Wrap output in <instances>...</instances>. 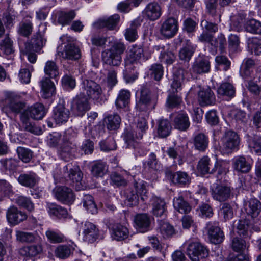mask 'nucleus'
<instances>
[{
	"mask_svg": "<svg viewBox=\"0 0 261 261\" xmlns=\"http://www.w3.org/2000/svg\"><path fill=\"white\" fill-rule=\"evenodd\" d=\"M20 121L21 127L23 130L29 132L36 135L42 134L41 128L37 126L34 123L31 122L28 112H23L20 115Z\"/></svg>",
	"mask_w": 261,
	"mask_h": 261,
	"instance_id": "4be33fe9",
	"label": "nucleus"
},
{
	"mask_svg": "<svg viewBox=\"0 0 261 261\" xmlns=\"http://www.w3.org/2000/svg\"><path fill=\"white\" fill-rule=\"evenodd\" d=\"M217 161H212L208 156L201 158L197 164V169L201 174H213L216 171Z\"/></svg>",
	"mask_w": 261,
	"mask_h": 261,
	"instance_id": "2eb2a0df",
	"label": "nucleus"
},
{
	"mask_svg": "<svg viewBox=\"0 0 261 261\" xmlns=\"http://www.w3.org/2000/svg\"><path fill=\"white\" fill-rule=\"evenodd\" d=\"M223 146L228 153L238 149L240 144V139L238 134L232 130L225 132L222 138Z\"/></svg>",
	"mask_w": 261,
	"mask_h": 261,
	"instance_id": "9d476101",
	"label": "nucleus"
},
{
	"mask_svg": "<svg viewBox=\"0 0 261 261\" xmlns=\"http://www.w3.org/2000/svg\"><path fill=\"white\" fill-rule=\"evenodd\" d=\"M73 249L71 246L60 245L58 246L55 251L56 256L61 259L68 258L73 253Z\"/></svg>",
	"mask_w": 261,
	"mask_h": 261,
	"instance_id": "864d4df0",
	"label": "nucleus"
},
{
	"mask_svg": "<svg viewBox=\"0 0 261 261\" xmlns=\"http://www.w3.org/2000/svg\"><path fill=\"white\" fill-rule=\"evenodd\" d=\"M44 71L49 79H56L59 74V67L54 61H47L44 67Z\"/></svg>",
	"mask_w": 261,
	"mask_h": 261,
	"instance_id": "79ce46f5",
	"label": "nucleus"
},
{
	"mask_svg": "<svg viewBox=\"0 0 261 261\" xmlns=\"http://www.w3.org/2000/svg\"><path fill=\"white\" fill-rule=\"evenodd\" d=\"M47 210L50 215L55 216L59 219L65 218L68 216L66 209L55 203H48Z\"/></svg>",
	"mask_w": 261,
	"mask_h": 261,
	"instance_id": "f704fd0d",
	"label": "nucleus"
},
{
	"mask_svg": "<svg viewBox=\"0 0 261 261\" xmlns=\"http://www.w3.org/2000/svg\"><path fill=\"white\" fill-rule=\"evenodd\" d=\"M150 75L154 80L160 81L163 75V68L160 64H155L150 68Z\"/></svg>",
	"mask_w": 261,
	"mask_h": 261,
	"instance_id": "0e129e2a",
	"label": "nucleus"
},
{
	"mask_svg": "<svg viewBox=\"0 0 261 261\" xmlns=\"http://www.w3.org/2000/svg\"><path fill=\"white\" fill-rule=\"evenodd\" d=\"M152 213L156 217L166 215L167 206L164 200L161 197L152 196L151 200Z\"/></svg>",
	"mask_w": 261,
	"mask_h": 261,
	"instance_id": "c85d7f7f",
	"label": "nucleus"
},
{
	"mask_svg": "<svg viewBox=\"0 0 261 261\" xmlns=\"http://www.w3.org/2000/svg\"><path fill=\"white\" fill-rule=\"evenodd\" d=\"M187 254L192 261H199L208 255V249L199 242H191L187 248Z\"/></svg>",
	"mask_w": 261,
	"mask_h": 261,
	"instance_id": "39448f33",
	"label": "nucleus"
},
{
	"mask_svg": "<svg viewBox=\"0 0 261 261\" xmlns=\"http://www.w3.org/2000/svg\"><path fill=\"white\" fill-rule=\"evenodd\" d=\"M220 212L225 221L232 219L233 216V208L228 203H224L221 205Z\"/></svg>",
	"mask_w": 261,
	"mask_h": 261,
	"instance_id": "338daca9",
	"label": "nucleus"
},
{
	"mask_svg": "<svg viewBox=\"0 0 261 261\" xmlns=\"http://www.w3.org/2000/svg\"><path fill=\"white\" fill-rule=\"evenodd\" d=\"M125 197V203L128 206H133L138 203L139 196L137 192L133 188H129L126 189L124 193Z\"/></svg>",
	"mask_w": 261,
	"mask_h": 261,
	"instance_id": "603ef678",
	"label": "nucleus"
},
{
	"mask_svg": "<svg viewBox=\"0 0 261 261\" xmlns=\"http://www.w3.org/2000/svg\"><path fill=\"white\" fill-rule=\"evenodd\" d=\"M188 74V71L183 68H179L175 71L173 81L171 84L173 94L169 95L167 99V104L169 108H176L180 105L181 99L180 97L175 95V93L177 92L178 88H180L181 83Z\"/></svg>",
	"mask_w": 261,
	"mask_h": 261,
	"instance_id": "7ed1b4c3",
	"label": "nucleus"
},
{
	"mask_svg": "<svg viewBox=\"0 0 261 261\" xmlns=\"http://www.w3.org/2000/svg\"><path fill=\"white\" fill-rule=\"evenodd\" d=\"M33 29L32 22L29 19H24L20 22L17 32L20 36L28 38L32 34Z\"/></svg>",
	"mask_w": 261,
	"mask_h": 261,
	"instance_id": "a19ab883",
	"label": "nucleus"
},
{
	"mask_svg": "<svg viewBox=\"0 0 261 261\" xmlns=\"http://www.w3.org/2000/svg\"><path fill=\"white\" fill-rule=\"evenodd\" d=\"M42 97L47 99L51 97L56 92L54 83L48 77H44L40 82Z\"/></svg>",
	"mask_w": 261,
	"mask_h": 261,
	"instance_id": "2f4dec72",
	"label": "nucleus"
},
{
	"mask_svg": "<svg viewBox=\"0 0 261 261\" xmlns=\"http://www.w3.org/2000/svg\"><path fill=\"white\" fill-rule=\"evenodd\" d=\"M158 95L151 94L147 86H143L140 89V95L136 101V108L137 111L147 112L154 109L158 103Z\"/></svg>",
	"mask_w": 261,
	"mask_h": 261,
	"instance_id": "f257e3e1",
	"label": "nucleus"
},
{
	"mask_svg": "<svg viewBox=\"0 0 261 261\" xmlns=\"http://www.w3.org/2000/svg\"><path fill=\"white\" fill-rule=\"evenodd\" d=\"M128 234V230L126 227L117 224L113 228L112 237L115 240L122 241L127 238Z\"/></svg>",
	"mask_w": 261,
	"mask_h": 261,
	"instance_id": "ea45409f",
	"label": "nucleus"
},
{
	"mask_svg": "<svg viewBox=\"0 0 261 261\" xmlns=\"http://www.w3.org/2000/svg\"><path fill=\"white\" fill-rule=\"evenodd\" d=\"M134 223L137 231L144 233L150 230L151 218L145 213L138 214L134 218Z\"/></svg>",
	"mask_w": 261,
	"mask_h": 261,
	"instance_id": "aec40b11",
	"label": "nucleus"
},
{
	"mask_svg": "<svg viewBox=\"0 0 261 261\" xmlns=\"http://www.w3.org/2000/svg\"><path fill=\"white\" fill-rule=\"evenodd\" d=\"M143 49L138 46H133L128 52L125 59V65L129 68L134 69L138 65L143 55Z\"/></svg>",
	"mask_w": 261,
	"mask_h": 261,
	"instance_id": "f3484780",
	"label": "nucleus"
},
{
	"mask_svg": "<svg viewBox=\"0 0 261 261\" xmlns=\"http://www.w3.org/2000/svg\"><path fill=\"white\" fill-rule=\"evenodd\" d=\"M130 92L128 90H121L117 97L115 101V105L118 109L125 108L128 106L130 103Z\"/></svg>",
	"mask_w": 261,
	"mask_h": 261,
	"instance_id": "4c0bfd02",
	"label": "nucleus"
},
{
	"mask_svg": "<svg viewBox=\"0 0 261 261\" xmlns=\"http://www.w3.org/2000/svg\"><path fill=\"white\" fill-rule=\"evenodd\" d=\"M143 13L150 20L155 21L161 17L162 9L157 2H151L147 5Z\"/></svg>",
	"mask_w": 261,
	"mask_h": 261,
	"instance_id": "393cba45",
	"label": "nucleus"
},
{
	"mask_svg": "<svg viewBox=\"0 0 261 261\" xmlns=\"http://www.w3.org/2000/svg\"><path fill=\"white\" fill-rule=\"evenodd\" d=\"M64 171L65 173H67V176L73 184H76V186L81 185L83 174L78 167H72L71 164H68L64 167Z\"/></svg>",
	"mask_w": 261,
	"mask_h": 261,
	"instance_id": "7c9ffc66",
	"label": "nucleus"
},
{
	"mask_svg": "<svg viewBox=\"0 0 261 261\" xmlns=\"http://www.w3.org/2000/svg\"><path fill=\"white\" fill-rule=\"evenodd\" d=\"M58 54L62 58L70 60L75 61L81 57L79 47L72 43H68L64 46L63 50L59 52Z\"/></svg>",
	"mask_w": 261,
	"mask_h": 261,
	"instance_id": "a211bd4d",
	"label": "nucleus"
},
{
	"mask_svg": "<svg viewBox=\"0 0 261 261\" xmlns=\"http://www.w3.org/2000/svg\"><path fill=\"white\" fill-rule=\"evenodd\" d=\"M16 237L17 240L22 243H32L36 238L33 233L21 230L16 231Z\"/></svg>",
	"mask_w": 261,
	"mask_h": 261,
	"instance_id": "bf43d9fd",
	"label": "nucleus"
},
{
	"mask_svg": "<svg viewBox=\"0 0 261 261\" xmlns=\"http://www.w3.org/2000/svg\"><path fill=\"white\" fill-rule=\"evenodd\" d=\"M126 49V46L121 42H114L111 47L102 52L103 62L111 66H118L122 61L121 55Z\"/></svg>",
	"mask_w": 261,
	"mask_h": 261,
	"instance_id": "f03ea898",
	"label": "nucleus"
},
{
	"mask_svg": "<svg viewBox=\"0 0 261 261\" xmlns=\"http://www.w3.org/2000/svg\"><path fill=\"white\" fill-rule=\"evenodd\" d=\"M213 198L219 202L228 200L232 195V190L230 187L222 185H217L212 191Z\"/></svg>",
	"mask_w": 261,
	"mask_h": 261,
	"instance_id": "dca6fc26",
	"label": "nucleus"
},
{
	"mask_svg": "<svg viewBox=\"0 0 261 261\" xmlns=\"http://www.w3.org/2000/svg\"><path fill=\"white\" fill-rule=\"evenodd\" d=\"M178 30V21L174 17H169L166 19L163 22L160 28L161 34L167 38L174 36Z\"/></svg>",
	"mask_w": 261,
	"mask_h": 261,
	"instance_id": "9b49d317",
	"label": "nucleus"
},
{
	"mask_svg": "<svg viewBox=\"0 0 261 261\" xmlns=\"http://www.w3.org/2000/svg\"><path fill=\"white\" fill-rule=\"evenodd\" d=\"M0 49L6 55H10L13 53V43L9 37H6L0 42Z\"/></svg>",
	"mask_w": 261,
	"mask_h": 261,
	"instance_id": "69168bd1",
	"label": "nucleus"
},
{
	"mask_svg": "<svg viewBox=\"0 0 261 261\" xmlns=\"http://www.w3.org/2000/svg\"><path fill=\"white\" fill-rule=\"evenodd\" d=\"M70 112L63 103H59L54 109L53 117L58 124L66 123L69 118Z\"/></svg>",
	"mask_w": 261,
	"mask_h": 261,
	"instance_id": "b1692460",
	"label": "nucleus"
},
{
	"mask_svg": "<svg viewBox=\"0 0 261 261\" xmlns=\"http://www.w3.org/2000/svg\"><path fill=\"white\" fill-rule=\"evenodd\" d=\"M247 220H239L234 223L237 232L244 238L249 236V225Z\"/></svg>",
	"mask_w": 261,
	"mask_h": 261,
	"instance_id": "09e8293b",
	"label": "nucleus"
},
{
	"mask_svg": "<svg viewBox=\"0 0 261 261\" xmlns=\"http://www.w3.org/2000/svg\"><path fill=\"white\" fill-rule=\"evenodd\" d=\"M56 198L65 204H71L75 200V195L73 191L66 186H57L53 191Z\"/></svg>",
	"mask_w": 261,
	"mask_h": 261,
	"instance_id": "6e6552de",
	"label": "nucleus"
},
{
	"mask_svg": "<svg viewBox=\"0 0 261 261\" xmlns=\"http://www.w3.org/2000/svg\"><path fill=\"white\" fill-rule=\"evenodd\" d=\"M28 112L29 117L34 119H41L46 113L44 106L40 103L34 104L30 108L24 111Z\"/></svg>",
	"mask_w": 261,
	"mask_h": 261,
	"instance_id": "72a5a7b5",
	"label": "nucleus"
},
{
	"mask_svg": "<svg viewBox=\"0 0 261 261\" xmlns=\"http://www.w3.org/2000/svg\"><path fill=\"white\" fill-rule=\"evenodd\" d=\"M159 225L160 232L164 238H170L177 233L174 227L167 222L160 221Z\"/></svg>",
	"mask_w": 261,
	"mask_h": 261,
	"instance_id": "37998d69",
	"label": "nucleus"
},
{
	"mask_svg": "<svg viewBox=\"0 0 261 261\" xmlns=\"http://www.w3.org/2000/svg\"><path fill=\"white\" fill-rule=\"evenodd\" d=\"M120 20V16L118 14H114L108 18L99 19L93 23L94 28L98 29L106 28L108 30H113L118 25Z\"/></svg>",
	"mask_w": 261,
	"mask_h": 261,
	"instance_id": "6ab92c4d",
	"label": "nucleus"
},
{
	"mask_svg": "<svg viewBox=\"0 0 261 261\" xmlns=\"http://www.w3.org/2000/svg\"><path fill=\"white\" fill-rule=\"evenodd\" d=\"M46 29L44 24L40 25L38 31L32 37L29 45L31 46V49L33 51L36 53L40 51L46 44V39L44 37Z\"/></svg>",
	"mask_w": 261,
	"mask_h": 261,
	"instance_id": "1a4fd4ad",
	"label": "nucleus"
},
{
	"mask_svg": "<svg viewBox=\"0 0 261 261\" xmlns=\"http://www.w3.org/2000/svg\"><path fill=\"white\" fill-rule=\"evenodd\" d=\"M121 122L120 117L117 114L111 115L107 117V128L110 130H115L119 127Z\"/></svg>",
	"mask_w": 261,
	"mask_h": 261,
	"instance_id": "680f3d73",
	"label": "nucleus"
},
{
	"mask_svg": "<svg viewBox=\"0 0 261 261\" xmlns=\"http://www.w3.org/2000/svg\"><path fill=\"white\" fill-rule=\"evenodd\" d=\"M173 125L175 128L181 131L186 130L190 126L189 117L186 113L182 112L172 114Z\"/></svg>",
	"mask_w": 261,
	"mask_h": 261,
	"instance_id": "a878e982",
	"label": "nucleus"
},
{
	"mask_svg": "<svg viewBox=\"0 0 261 261\" xmlns=\"http://www.w3.org/2000/svg\"><path fill=\"white\" fill-rule=\"evenodd\" d=\"M194 145L197 150L205 151L208 145V137L202 133L198 134L194 138Z\"/></svg>",
	"mask_w": 261,
	"mask_h": 261,
	"instance_id": "49530a36",
	"label": "nucleus"
},
{
	"mask_svg": "<svg viewBox=\"0 0 261 261\" xmlns=\"http://www.w3.org/2000/svg\"><path fill=\"white\" fill-rule=\"evenodd\" d=\"M208 235L211 243L214 244H218L222 242L224 240V234L220 228L210 222L206 224Z\"/></svg>",
	"mask_w": 261,
	"mask_h": 261,
	"instance_id": "412c9836",
	"label": "nucleus"
},
{
	"mask_svg": "<svg viewBox=\"0 0 261 261\" xmlns=\"http://www.w3.org/2000/svg\"><path fill=\"white\" fill-rule=\"evenodd\" d=\"M210 69V63L205 59L196 61L192 67V71L197 74L208 73Z\"/></svg>",
	"mask_w": 261,
	"mask_h": 261,
	"instance_id": "58836bf2",
	"label": "nucleus"
},
{
	"mask_svg": "<svg viewBox=\"0 0 261 261\" xmlns=\"http://www.w3.org/2000/svg\"><path fill=\"white\" fill-rule=\"evenodd\" d=\"M106 164L101 161L96 162L91 169L92 174L95 177H102L107 171Z\"/></svg>",
	"mask_w": 261,
	"mask_h": 261,
	"instance_id": "13d9d810",
	"label": "nucleus"
},
{
	"mask_svg": "<svg viewBox=\"0 0 261 261\" xmlns=\"http://www.w3.org/2000/svg\"><path fill=\"white\" fill-rule=\"evenodd\" d=\"M166 174L170 180L175 184L185 186L190 182V177L185 172L177 171L172 173L170 171H168L166 172Z\"/></svg>",
	"mask_w": 261,
	"mask_h": 261,
	"instance_id": "c756f323",
	"label": "nucleus"
},
{
	"mask_svg": "<svg viewBox=\"0 0 261 261\" xmlns=\"http://www.w3.org/2000/svg\"><path fill=\"white\" fill-rule=\"evenodd\" d=\"M172 130L170 122L166 119H161L158 121L157 134L160 138H166Z\"/></svg>",
	"mask_w": 261,
	"mask_h": 261,
	"instance_id": "c9c22d12",
	"label": "nucleus"
},
{
	"mask_svg": "<svg viewBox=\"0 0 261 261\" xmlns=\"http://www.w3.org/2000/svg\"><path fill=\"white\" fill-rule=\"evenodd\" d=\"M248 146L252 152L261 155V135L248 136Z\"/></svg>",
	"mask_w": 261,
	"mask_h": 261,
	"instance_id": "a18cd8bd",
	"label": "nucleus"
},
{
	"mask_svg": "<svg viewBox=\"0 0 261 261\" xmlns=\"http://www.w3.org/2000/svg\"><path fill=\"white\" fill-rule=\"evenodd\" d=\"M42 252L43 246L40 243L24 246L19 250V253L20 255L29 258L37 256Z\"/></svg>",
	"mask_w": 261,
	"mask_h": 261,
	"instance_id": "cd10ccee",
	"label": "nucleus"
},
{
	"mask_svg": "<svg viewBox=\"0 0 261 261\" xmlns=\"http://www.w3.org/2000/svg\"><path fill=\"white\" fill-rule=\"evenodd\" d=\"M137 130H136V138L142 139L143 134L148 129L146 120L143 118H139L137 124Z\"/></svg>",
	"mask_w": 261,
	"mask_h": 261,
	"instance_id": "e2e57ef3",
	"label": "nucleus"
},
{
	"mask_svg": "<svg viewBox=\"0 0 261 261\" xmlns=\"http://www.w3.org/2000/svg\"><path fill=\"white\" fill-rule=\"evenodd\" d=\"M82 86L89 98L97 100L101 96L102 90L100 85L93 80L82 77Z\"/></svg>",
	"mask_w": 261,
	"mask_h": 261,
	"instance_id": "0eeeda50",
	"label": "nucleus"
},
{
	"mask_svg": "<svg viewBox=\"0 0 261 261\" xmlns=\"http://www.w3.org/2000/svg\"><path fill=\"white\" fill-rule=\"evenodd\" d=\"M245 210L248 215L255 218L261 211V203L256 199H250L246 205Z\"/></svg>",
	"mask_w": 261,
	"mask_h": 261,
	"instance_id": "e433bc0d",
	"label": "nucleus"
},
{
	"mask_svg": "<svg viewBox=\"0 0 261 261\" xmlns=\"http://www.w3.org/2000/svg\"><path fill=\"white\" fill-rule=\"evenodd\" d=\"M84 207L86 210L92 214L97 213L98 209L94 201L93 197L89 194L85 195L82 199Z\"/></svg>",
	"mask_w": 261,
	"mask_h": 261,
	"instance_id": "3c124183",
	"label": "nucleus"
},
{
	"mask_svg": "<svg viewBox=\"0 0 261 261\" xmlns=\"http://www.w3.org/2000/svg\"><path fill=\"white\" fill-rule=\"evenodd\" d=\"M195 51V48L190 40H187L186 45L179 51V57L180 60L189 62Z\"/></svg>",
	"mask_w": 261,
	"mask_h": 261,
	"instance_id": "c03bdc74",
	"label": "nucleus"
},
{
	"mask_svg": "<svg viewBox=\"0 0 261 261\" xmlns=\"http://www.w3.org/2000/svg\"><path fill=\"white\" fill-rule=\"evenodd\" d=\"M245 30L249 33L261 34V22L255 19L247 21L245 24Z\"/></svg>",
	"mask_w": 261,
	"mask_h": 261,
	"instance_id": "5fc2aeb1",
	"label": "nucleus"
},
{
	"mask_svg": "<svg viewBox=\"0 0 261 261\" xmlns=\"http://www.w3.org/2000/svg\"><path fill=\"white\" fill-rule=\"evenodd\" d=\"M6 216L8 222L12 225H17L27 218L25 213L15 206H11L7 210Z\"/></svg>",
	"mask_w": 261,
	"mask_h": 261,
	"instance_id": "5701e85b",
	"label": "nucleus"
},
{
	"mask_svg": "<svg viewBox=\"0 0 261 261\" xmlns=\"http://www.w3.org/2000/svg\"><path fill=\"white\" fill-rule=\"evenodd\" d=\"M232 165L233 170L238 173H248L251 169V165L243 156H238L234 158L232 161Z\"/></svg>",
	"mask_w": 261,
	"mask_h": 261,
	"instance_id": "bb28decb",
	"label": "nucleus"
},
{
	"mask_svg": "<svg viewBox=\"0 0 261 261\" xmlns=\"http://www.w3.org/2000/svg\"><path fill=\"white\" fill-rule=\"evenodd\" d=\"M90 109L88 97L84 94H80L73 99L71 109L77 116H83Z\"/></svg>",
	"mask_w": 261,
	"mask_h": 261,
	"instance_id": "423d86ee",
	"label": "nucleus"
},
{
	"mask_svg": "<svg viewBox=\"0 0 261 261\" xmlns=\"http://www.w3.org/2000/svg\"><path fill=\"white\" fill-rule=\"evenodd\" d=\"M173 205L175 209L181 214L188 213L191 210L189 204L181 196L174 199Z\"/></svg>",
	"mask_w": 261,
	"mask_h": 261,
	"instance_id": "de8ad7c7",
	"label": "nucleus"
},
{
	"mask_svg": "<svg viewBox=\"0 0 261 261\" xmlns=\"http://www.w3.org/2000/svg\"><path fill=\"white\" fill-rule=\"evenodd\" d=\"M76 13L74 11L69 12L60 11L58 14V22L62 25L69 24L75 18Z\"/></svg>",
	"mask_w": 261,
	"mask_h": 261,
	"instance_id": "8fccbe9b",
	"label": "nucleus"
},
{
	"mask_svg": "<svg viewBox=\"0 0 261 261\" xmlns=\"http://www.w3.org/2000/svg\"><path fill=\"white\" fill-rule=\"evenodd\" d=\"M247 44L248 47L252 51L253 50L255 55H258L261 54V43L257 38H249Z\"/></svg>",
	"mask_w": 261,
	"mask_h": 261,
	"instance_id": "774afa93",
	"label": "nucleus"
},
{
	"mask_svg": "<svg viewBox=\"0 0 261 261\" xmlns=\"http://www.w3.org/2000/svg\"><path fill=\"white\" fill-rule=\"evenodd\" d=\"M5 100L10 110L16 114L20 113L25 106V103L20 100V96L13 92H6Z\"/></svg>",
	"mask_w": 261,
	"mask_h": 261,
	"instance_id": "4468645a",
	"label": "nucleus"
},
{
	"mask_svg": "<svg viewBox=\"0 0 261 261\" xmlns=\"http://www.w3.org/2000/svg\"><path fill=\"white\" fill-rule=\"evenodd\" d=\"M198 102L201 107L214 105L216 102V96L210 87H200L198 92Z\"/></svg>",
	"mask_w": 261,
	"mask_h": 261,
	"instance_id": "f8f14e48",
	"label": "nucleus"
},
{
	"mask_svg": "<svg viewBox=\"0 0 261 261\" xmlns=\"http://www.w3.org/2000/svg\"><path fill=\"white\" fill-rule=\"evenodd\" d=\"M48 240L51 243H60L63 242L65 237L61 233L48 229L45 232Z\"/></svg>",
	"mask_w": 261,
	"mask_h": 261,
	"instance_id": "052dcab7",
	"label": "nucleus"
},
{
	"mask_svg": "<svg viewBox=\"0 0 261 261\" xmlns=\"http://www.w3.org/2000/svg\"><path fill=\"white\" fill-rule=\"evenodd\" d=\"M18 182L22 186L28 187H34L37 182V175L34 172L21 173L17 178Z\"/></svg>",
	"mask_w": 261,
	"mask_h": 261,
	"instance_id": "473e14b6",
	"label": "nucleus"
},
{
	"mask_svg": "<svg viewBox=\"0 0 261 261\" xmlns=\"http://www.w3.org/2000/svg\"><path fill=\"white\" fill-rule=\"evenodd\" d=\"M255 65V61L251 58H247L244 60L242 67V75L244 78L250 77Z\"/></svg>",
	"mask_w": 261,
	"mask_h": 261,
	"instance_id": "6e6d98bb",
	"label": "nucleus"
},
{
	"mask_svg": "<svg viewBox=\"0 0 261 261\" xmlns=\"http://www.w3.org/2000/svg\"><path fill=\"white\" fill-rule=\"evenodd\" d=\"M76 145L69 134L66 133L62 139V143L59 148V153L61 159L65 161H69L72 159L76 151Z\"/></svg>",
	"mask_w": 261,
	"mask_h": 261,
	"instance_id": "20e7f679",
	"label": "nucleus"
},
{
	"mask_svg": "<svg viewBox=\"0 0 261 261\" xmlns=\"http://www.w3.org/2000/svg\"><path fill=\"white\" fill-rule=\"evenodd\" d=\"M83 239L85 242L92 243L99 236V230L95 225L88 221L82 223Z\"/></svg>",
	"mask_w": 261,
	"mask_h": 261,
	"instance_id": "ddd939ff",
	"label": "nucleus"
},
{
	"mask_svg": "<svg viewBox=\"0 0 261 261\" xmlns=\"http://www.w3.org/2000/svg\"><path fill=\"white\" fill-rule=\"evenodd\" d=\"M218 93L221 95H224L229 97H233L235 90L232 84L229 83L222 84L218 89Z\"/></svg>",
	"mask_w": 261,
	"mask_h": 261,
	"instance_id": "4d7b16f0",
	"label": "nucleus"
}]
</instances>
